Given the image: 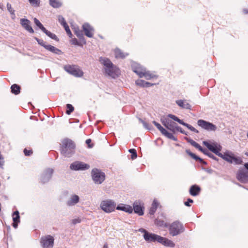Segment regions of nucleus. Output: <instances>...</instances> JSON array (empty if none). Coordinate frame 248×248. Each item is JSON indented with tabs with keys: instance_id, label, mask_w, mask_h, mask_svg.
<instances>
[{
	"instance_id": "1",
	"label": "nucleus",
	"mask_w": 248,
	"mask_h": 248,
	"mask_svg": "<svg viewBox=\"0 0 248 248\" xmlns=\"http://www.w3.org/2000/svg\"><path fill=\"white\" fill-rule=\"evenodd\" d=\"M99 61L105 66V70L108 76L115 78L120 74V70L108 58L100 57Z\"/></svg>"
},
{
	"instance_id": "2",
	"label": "nucleus",
	"mask_w": 248,
	"mask_h": 248,
	"mask_svg": "<svg viewBox=\"0 0 248 248\" xmlns=\"http://www.w3.org/2000/svg\"><path fill=\"white\" fill-rule=\"evenodd\" d=\"M75 144L70 139H64L62 141L61 153L66 157H70L74 153Z\"/></svg>"
},
{
	"instance_id": "3",
	"label": "nucleus",
	"mask_w": 248,
	"mask_h": 248,
	"mask_svg": "<svg viewBox=\"0 0 248 248\" xmlns=\"http://www.w3.org/2000/svg\"><path fill=\"white\" fill-rule=\"evenodd\" d=\"M169 230L170 234L174 236L183 232L185 229L183 225L180 222L176 221L169 226Z\"/></svg>"
},
{
	"instance_id": "4",
	"label": "nucleus",
	"mask_w": 248,
	"mask_h": 248,
	"mask_svg": "<svg viewBox=\"0 0 248 248\" xmlns=\"http://www.w3.org/2000/svg\"><path fill=\"white\" fill-rule=\"evenodd\" d=\"M116 203L112 200H107L101 202L100 207L105 212L110 213L115 210Z\"/></svg>"
},
{
	"instance_id": "5",
	"label": "nucleus",
	"mask_w": 248,
	"mask_h": 248,
	"mask_svg": "<svg viewBox=\"0 0 248 248\" xmlns=\"http://www.w3.org/2000/svg\"><path fill=\"white\" fill-rule=\"evenodd\" d=\"M92 177L95 184H101L104 181L106 175L101 170L94 168L92 170Z\"/></svg>"
},
{
	"instance_id": "6",
	"label": "nucleus",
	"mask_w": 248,
	"mask_h": 248,
	"mask_svg": "<svg viewBox=\"0 0 248 248\" xmlns=\"http://www.w3.org/2000/svg\"><path fill=\"white\" fill-rule=\"evenodd\" d=\"M202 143L210 151L217 155H218V154L220 153L219 152L221 150V146L216 142L203 141Z\"/></svg>"
},
{
	"instance_id": "7",
	"label": "nucleus",
	"mask_w": 248,
	"mask_h": 248,
	"mask_svg": "<svg viewBox=\"0 0 248 248\" xmlns=\"http://www.w3.org/2000/svg\"><path fill=\"white\" fill-rule=\"evenodd\" d=\"M64 68L66 72L75 77H81L83 75V71L75 66L66 65Z\"/></svg>"
},
{
	"instance_id": "8",
	"label": "nucleus",
	"mask_w": 248,
	"mask_h": 248,
	"mask_svg": "<svg viewBox=\"0 0 248 248\" xmlns=\"http://www.w3.org/2000/svg\"><path fill=\"white\" fill-rule=\"evenodd\" d=\"M197 124L199 126L207 131H215L217 129L216 125L203 120H199Z\"/></svg>"
},
{
	"instance_id": "9",
	"label": "nucleus",
	"mask_w": 248,
	"mask_h": 248,
	"mask_svg": "<svg viewBox=\"0 0 248 248\" xmlns=\"http://www.w3.org/2000/svg\"><path fill=\"white\" fill-rule=\"evenodd\" d=\"M54 238L50 235L41 238V243L43 248H52L54 245Z\"/></svg>"
},
{
	"instance_id": "10",
	"label": "nucleus",
	"mask_w": 248,
	"mask_h": 248,
	"mask_svg": "<svg viewBox=\"0 0 248 248\" xmlns=\"http://www.w3.org/2000/svg\"><path fill=\"white\" fill-rule=\"evenodd\" d=\"M70 168L71 170H83L89 169L90 165L82 162L76 161L71 164Z\"/></svg>"
},
{
	"instance_id": "11",
	"label": "nucleus",
	"mask_w": 248,
	"mask_h": 248,
	"mask_svg": "<svg viewBox=\"0 0 248 248\" xmlns=\"http://www.w3.org/2000/svg\"><path fill=\"white\" fill-rule=\"evenodd\" d=\"M53 173V170L52 169L48 168L46 169L41 176V182L43 184L47 182L51 178Z\"/></svg>"
},
{
	"instance_id": "12",
	"label": "nucleus",
	"mask_w": 248,
	"mask_h": 248,
	"mask_svg": "<svg viewBox=\"0 0 248 248\" xmlns=\"http://www.w3.org/2000/svg\"><path fill=\"white\" fill-rule=\"evenodd\" d=\"M236 178L240 182L246 183L248 182V172L244 170H239L236 174Z\"/></svg>"
},
{
	"instance_id": "13",
	"label": "nucleus",
	"mask_w": 248,
	"mask_h": 248,
	"mask_svg": "<svg viewBox=\"0 0 248 248\" xmlns=\"http://www.w3.org/2000/svg\"><path fill=\"white\" fill-rule=\"evenodd\" d=\"M82 29L86 36L89 38L93 37L94 29L89 24L84 23L83 24Z\"/></svg>"
},
{
	"instance_id": "14",
	"label": "nucleus",
	"mask_w": 248,
	"mask_h": 248,
	"mask_svg": "<svg viewBox=\"0 0 248 248\" xmlns=\"http://www.w3.org/2000/svg\"><path fill=\"white\" fill-rule=\"evenodd\" d=\"M160 236L155 234V233H152L148 232L145 234H143V237L145 240L148 242H158V239H159Z\"/></svg>"
},
{
	"instance_id": "15",
	"label": "nucleus",
	"mask_w": 248,
	"mask_h": 248,
	"mask_svg": "<svg viewBox=\"0 0 248 248\" xmlns=\"http://www.w3.org/2000/svg\"><path fill=\"white\" fill-rule=\"evenodd\" d=\"M20 24L27 31H28L30 33H33L34 30L32 29V27L31 26V22L27 19L21 18L20 19Z\"/></svg>"
},
{
	"instance_id": "16",
	"label": "nucleus",
	"mask_w": 248,
	"mask_h": 248,
	"mask_svg": "<svg viewBox=\"0 0 248 248\" xmlns=\"http://www.w3.org/2000/svg\"><path fill=\"white\" fill-rule=\"evenodd\" d=\"M79 201V197L76 194L72 195L68 200L66 202V205L68 206L75 205Z\"/></svg>"
},
{
	"instance_id": "17",
	"label": "nucleus",
	"mask_w": 248,
	"mask_h": 248,
	"mask_svg": "<svg viewBox=\"0 0 248 248\" xmlns=\"http://www.w3.org/2000/svg\"><path fill=\"white\" fill-rule=\"evenodd\" d=\"M133 210H134V212L139 216H142L144 214L143 209L144 208L142 207L140 205V202L136 201L133 203Z\"/></svg>"
},
{
	"instance_id": "18",
	"label": "nucleus",
	"mask_w": 248,
	"mask_h": 248,
	"mask_svg": "<svg viewBox=\"0 0 248 248\" xmlns=\"http://www.w3.org/2000/svg\"><path fill=\"white\" fill-rule=\"evenodd\" d=\"M158 242L163 244L165 246L173 248L175 246L174 243L165 237L160 236L158 239Z\"/></svg>"
},
{
	"instance_id": "19",
	"label": "nucleus",
	"mask_w": 248,
	"mask_h": 248,
	"mask_svg": "<svg viewBox=\"0 0 248 248\" xmlns=\"http://www.w3.org/2000/svg\"><path fill=\"white\" fill-rule=\"evenodd\" d=\"M116 208L117 210H122L130 214L133 212L132 207L128 205H124L123 204H119L116 207Z\"/></svg>"
},
{
	"instance_id": "20",
	"label": "nucleus",
	"mask_w": 248,
	"mask_h": 248,
	"mask_svg": "<svg viewBox=\"0 0 248 248\" xmlns=\"http://www.w3.org/2000/svg\"><path fill=\"white\" fill-rule=\"evenodd\" d=\"M13 226L15 228H16L18 226V223L20 222L19 213L18 211H16L13 214Z\"/></svg>"
},
{
	"instance_id": "21",
	"label": "nucleus",
	"mask_w": 248,
	"mask_h": 248,
	"mask_svg": "<svg viewBox=\"0 0 248 248\" xmlns=\"http://www.w3.org/2000/svg\"><path fill=\"white\" fill-rule=\"evenodd\" d=\"M176 103L183 108L190 109L191 105L186 100H178L176 101Z\"/></svg>"
},
{
	"instance_id": "22",
	"label": "nucleus",
	"mask_w": 248,
	"mask_h": 248,
	"mask_svg": "<svg viewBox=\"0 0 248 248\" xmlns=\"http://www.w3.org/2000/svg\"><path fill=\"white\" fill-rule=\"evenodd\" d=\"M201 188L199 186L196 185L191 186L189 189L190 194L193 196L198 195L200 192Z\"/></svg>"
},
{
	"instance_id": "23",
	"label": "nucleus",
	"mask_w": 248,
	"mask_h": 248,
	"mask_svg": "<svg viewBox=\"0 0 248 248\" xmlns=\"http://www.w3.org/2000/svg\"><path fill=\"white\" fill-rule=\"evenodd\" d=\"M74 33L76 35V36L82 41L84 42V44L86 43V41L84 38L83 34L82 31L80 30L78 28H74Z\"/></svg>"
},
{
	"instance_id": "24",
	"label": "nucleus",
	"mask_w": 248,
	"mask_h": 248,
	"mask_svg": "<svg viewBox=\"0 0 248 248\" xmlns=\"http://www.w3.org/2000/svg\"><path fill=\"white\" fill-rule=\"evenodd\" d=\"M186 153L190 155L192 158L196 160V161H199L201 163L206 165V162L204 161L199 156H197L195 154L191 152L189 150H186Z\"/></svg>"
},
{
	"instance_id": "25",
	"label": "nucleus",
	"mask_w": 248,
	"mask_h": 248,
	"mask_svg": "<svg viewBox=\"0 0 248 248\" xmlns=\"http://www.w3.org/2000/svg\"><path fill=\"white\" fill-rule=\"evenodd\" d=\"M218 156L221 157L225 161L230 163H232V158L233 155H229L228 153H225L224 154L220 153L218 154Z\"/></svg>"
},
{
	"instance_id": "26",
	"label": "nucleus",
	"mask_w": 248,
	"mask_h": 248,
	"mask_svg": "<svg viewBox=\"0 0 248 248\" xmlns=\"http://www.w3.org/2000/svg\"><path fill=\"white\" fill-rule=\"evenodd\" d=\"M115 56L116 58H124L128 55L127 53H124L122 50L119 48H116L114 50Z\"/></svg>"
},
{
	"instance_id": "27",
	"label": "nucleus",
	"mask_w": 248,
	"mask_h": 248,
	"mask_svg": "<svg viewBox=\"0 0 248 248\" xmlns=\"http://www.w3.org/2000/svg\"><path fill=\"white\" fill-rule=\"evenodd\" d=\"M155 224L158 227L167 228L169 226L168 223L163 220L156 218L155 220Z\"/></svg>"
},
{
	"instance_id": "28",
	"label": "nucleus",
	"mask_w": 248,
	"mask_h": 248,
	"mask_svg": "<svg viewBox=\"0 0 248 248\" xmlns=\"http://www.w3.org/2000/svg\"><path fill=\"white\" fill-rule=\"evenodd\" d=\"M178 127L179 126H178L176 123L171 121L170 123H169V124L168 125L167 128L173 133H175L177 131Z\"/></svg>"
},
{
	"instance_id": "29",
	"label": "nucleus",
	"mask_w": 248,
	"mask_h": 248,
	"mask_svg": "<svg viewBox=\"0 0 248 248\" xmlns=\"http://www.w3.org/2000/svg\"><path fill=\"white\" fill-rule=\"evenodd\" d=\"M158 204H159V203H158V202L154 200L153 201V202L152 204V206L149 210V214L150 215H154L155 213V211L157 209Z\"/></svg>"
},
{
	"instance_id": "30",
	"label": "nucleus",
	"mask_w": 248,
	"mask_h": 248,
	"mask_svg": "<svg viewBox=\"0 0 248 248\" xmlns=\"http://www.w3.org/2000/svg\"><path fill=\"white\" fill-rule=\"evenodd\" d=\"M186 139L188 143H189L191 145H192L193 146H194L196 148L198 149L199 150H200V151L202 150V148L201 147V146L198 143H197L196 141H195L193 140H192L191 139L187 138H186Z\"/></svg>"
},
{
	"instance_id": "31",
	"label": "nucleus",
	"mask_w": 248,
	"mask_h": 248,
	"mask_svg": "<svg viewBox=\"0 0 248 248\" xmlns=\"http://www.w3.org/2000/svg\"><path fill=\"white\" fill-rule=\"evenodd\" d=\"M133 71L136 73L140 78L143 77V72L145 69L141 68L140 67H133Z\"/></svg>"
},
{
	"instance_id": "32",
	"label": "nucleus",
	"mask_w": 248,
	"mask_h": 248,
	"mask_svg": "<svg viewBox=\"0 0 248 248\" xmlns=\"http://www.w3.org/2000/svg\"><path fill=\"white\" fill-rule=\"evenodd\" d=\"M45 48L55 54H59V53L61 52L60 50L50 45H47V46H45Z\"/></svg>"
},
{
	"instance_id": "33",
	"label": "nucleus",
	"mask_w": 248,
	"mask_h": 248,
	"mask_svg": "<svg viewBox=\"0 0 248 248\" xmlns=\"http://www.w3.org/2000/svg\"><path fill=\"white\" fill-rule=\"evenodd\" d=\"M11 92L15 94H18L20 93V87L17 84H13L11 87Z\"/></svg>"
},
{
	"instance_id": "34",
	"label": "nucleus",
	"mask_w": 248,
	"mask_h": 248,
	"mask_svg": "<svg viewBox=\"0 0 248 248\" xmlns=\"http://www.w3.org/2000/svg\"><path fill=\"white\" fill-rule=\"evenodd\" d=\"M162 134L168 139L172 140L174 141L177 140V139L176 137H175L172 133H169L166 129H165V130L163 132Z\"/></svg>"
},
{
	"instance_id": "35",
	"label": "nucleus",
	"mask_w": 248,
	"mask_h": 248,
	"mask_svg": "<svg viewBox=\"0 0 248 248\" xmlns=\"http://www.w3.org/2000/svg\"><path fill=\"white\" fill-rule=\"evenodd\" d=\"M162 134L168 139L172 140L174 141L177 140V139L176 137H175L172 133H169L166 129H165V130L163 132Z\"/></svg>"
},
{
	"instance_id": "36",
	"label": "nucleus",
	"mask_w": 248,
	"mask_h": 248,
	"mask_svg": "<svg viewBox=\"0 0 248 248\" xmlns=\"http://www.w3.org/2000/svg\"><path fill=\"white\" fill-rule=\"evenodd\" d=\"M49 4L54 8H58L62 5L60 0H49Z\"/></svg>"
},
{
	"instance_id": "37",
	"label": "nucleus",
	"mask_w": 248,
	"mask_h": 248,
	"mask_svg": "<svg viewBox=\"0 0 248 248\" xmlns=\"http://www.w3.org/2000/svg\"><path fill=\"white\" fill-rule=\"evenodd\" d=\"M43 32L51 39H54L56 41L59 40L57 36L55 34H53L51 33L50 31H48L47 30H46V29H45V30L43 31Z\"/></svg>"
},
{
	"instance_id": "38",
	"label": "nucleus",
	"mask_w": 248,
	"mask_h": 248,
	"mask_svg": "<svg viewBox=\"0 0 248 248\" xmlns=\"http://www.w3.org/2000/svg\"><path fill=\"white\" fill-rule=\"evenodd\" d=\"M233 162H234L235 164L239 165L242 164L243 160L242 158L240 157H235L234 156H232V163Z\"/></svg>"
},
{
	"instance_id": "39",
	"label": "nucleus",
	"mask_w": 248,
	"mask_h": 248,
	"mask_svg": "<svg viewBox=\"0 0 248 248\" xmlns=\"http://www.w3.org/2000/svg\"><path fill=\"white\" fill-rule=\"evenodd\" d=\"M34 22L35 24L38 27L43 31L45 30L46 28L43 26L41 23L36 18H34Z\"/></svg>"
},
{
	"instance_id": "40",
	"label": "nucleus",
	"mask_w": 248,
	"mask_h": 248,
	"mask_svg": "<svg viewBox=\"0 0 248 248\" xmlns=\"http://www.w3.org/2000/svg\"><path fill=\"white\" fill-rule=\"evenodd\" d=\"M168 117L170 118L173 119V120L177 122L180 124H183L184 123L182 120H180L179 118H178L176 116L172 115V114H169Z\"/></svg>"
},
{
	"instance_id": "41",
	"label": "nucleus",
	"mask_w": 248,
	"mask_h": 248,
	"mask_svg": "<svg viewBox=\"0 0 248 248\" xmlns=\"http://www.w3.org/2000/svg\"><path fill=\"white\" fill-rule=\"evenodd\" d=\"M161 122L162 123V124L165 126L166 128L168 127V125L169 124V123L171 122V121H170L169 119H167L165 117H162L161 118Z\"/></svg>"
},
{
	"instance_id": "42",
	"label": "nucleus",
	"mask_w": 248,
	"mask_h": 248,
	"mask_svg": "<svg viewBox=\"0 0 248 248\" xmlns=\"http://www.w3.org/2000/svg\"><path fill=\"white\" fill-rule=\"evenodd\" d=\"M183 125L186 126V127H187L189 130H190L191 131H193V132H194L196 133H199V131L198 130H197L196 128H195L194 127H193L192 126H191V125L187 124V123H184L183 124Z\"/></svg>"
},
{
	"instance_id": "43",
	"label": "nucleus",
	"mask_w": 248,
	"mask_h": 248,
	"mask_svg": "<svg viewBox=\"0 0 248 248\" xmlns=\"http://www.w3.org/2000/svg\"><path fill=\"white\" fill-rule=\"evenodd\" d=\"M153 123L154 125L157 127V128L160 131L161 133L165 130V128H164L159 123H157L156 121H153Z\"/></svg>"
},
{
	"instance_id": "44",
	"label": "nucleus",
	"mask_w": 248,
	"mask_h": 248,
	"mask_svg": "<svg viewBox=\"0 0 248 248\" xmlns=\"http://www.w3.org/2000/svg\"><path fill=\"white\" fill-rule=\"evenodd\" d=\"M67 110L66 113L67 114L69 115L74 110V107L71 104H68L66 105Z\"/></svg>"
},
{
	"instance_id": "45",
	"label": "nucleus",
	"mask_w": 248,
	"mask_h": 248,
	"mask_svg": "<svg viewBox=\"0 0 248 248\" xmlns=\"http://www.w3.org/2000/svg\"><path fill=\"white\" fill-rule=\"evenodd\" d=\"M58 19L59 20V22L61 23L62 25L63 26V27L67 24L66 21H65L64 17L62 16L61 15L58 16Z\"/></svg>"
},
{
	"instance_id": "46",
	"label": "nucleus",
	"mask_w": 248,
	"mask_h": 248,
	"mask_svg": "<svg viewBox=\"0 0 248 248\" xmlns=\"http://www.w3.org/2000/svg\"><path fill=\"white\" fill-rule=\"evenodd\" d=\"M143 77H144L146 79H150L154 77L153 74H151L149 72H147L145 70L143 72Z\"/></svg>"
},
{
	"instance_id": "47",
	"label": "nucleus",
	"mask_w": 248,
	"mask_h": 248,
	"mask_svg": "<svg viewBox=\"0 0 248 248\" xmlns=\"http://www.w3.org/2000/svg\"><path fill=\"white\" fill-rule=\"evenodd\" d=\"M30 3L32 6L38 7L40 4V0H29Z\"/></svg>"
},
{
	"instance_id": "48",
	"label": "nucleus",
	"mask_w": 248,
	"mask_h": 248,
	"mask_svg": "<svg viewBox=\"0 0 248 248\" xmlns=\"http://www.w3.org/2000/svg\"><path fill=\"white\" fill-rule=\"evenodd\" d=\"M129 152L131 153V158L132 159H135L137 157V154L136 150L134 149H131L129 150Z\"/></svg>"
},
{
	"instance_id": "49",
	"label": "nucleus",
	"mask_w": 248,
	"mask_h": 248,
	"mask_svg": "<svg viewBox=\"0 0 248 248\" xmlns=\"http://www.w3.org/2000/svg\"><path fill=\"white\" fill-rule=\"evenodd\" d=\"M7 10L10 12V13L11 15L15 16V10L12 7L11 4L10 3H9V2H8L7 3Z\"/></svg>"
},
{
	"instance_id": "50",
	"label": "nucleus",
	"mask_w": 248,
	"mask_h": 248,
	"mask_svg": "<svg viewBox=\"0 0 248 248\" xmlns=\"http://www.w3.org/2000/svg\"><path fill=\"white\" fill-rule=\"evenodd\" d=\"M67 35L69 36V37L72 38V34L71 31H70V30L69 28L68 25L67 24L66 25L63 26Z\"/></svg>"
},
{
	"instance_id": "51",
	"label": "nucleus",
	"mask_w": 248,
	"mask_h": 248,
	"mask_svg": "<svg viewBox=\"0 0 248 248\" xmlns=\"http://www.w3.org/2000/svg\"><path fill=\"white\" fill-rule=\"evenodd\" d=\"M35 40L37 41L38 44L40 45L41 46H43L45 48V46H47V45L46 44V42L44 41L42 39H39L37 38H35Z\"/></svg>"
},
{
	"instance_id": "52",
	"label": "nucleus",
	"mask_w": 248,
	"mask_h": 248,
	"mask_svg": "<svg viewBox=\"0 0 248 248\" xmlns=\"http://www.w3.org/2000/svg\"><path fill=\"white\" fill-rule=\"evenodd\" d=\"M145 82L146 81L142 80H138L137 81H136V83L137 85H139L140 86L144 87Z\"/></svg>"
},
{
	"instance_id": "53",
	"label": "nucleus",
	"mask_w": 248,
	"mask_h": 248,
	"mask_svg": "<svg viewBox=\"0 0 248 248\" xmlns=\"http://www.w3.org/2000/svg\"><path fill=\"white\" fill-rule=\"evenodd\" d=\"M24 153L25 155L29 156L32 154V151L31 150H28L26 149H25L24 150Z\"/></svg>"
},
{
	"instance_id": "54",
	"label": "nucleus",
	"mask_w": 248,
	"mask_h": 248,
	"mask_svg": "<svg viewBox=\"0 0 248 248\" xmlns=\"http://www.w3.org/2000/svg\"><path fill=\"white\" fill-rule=\"evenodd\" d=\"M81 222V219L78 218H75V219H73L72 220V224H76L77 223H79Z\"/></svg>"
},
{
	"instance_id": "55",
	"label": "nucleus",
	"mask_w": 248,
	"mask_h": 248,
	"mask_svg": "<svg viewBox=\"0 0 248 248\" xmlns=\"http://www.w3.org/2000/svg\"><path fill=\"white\" fill-rule=\"evenodd\" d=\"M71 42L72 44L75 45H79L78 40L76 38H73L71 40Z\"/></svg>"
},
{
	"instance_id": "56",
	"label": "nucleus",
	"mask_w": 248,
	"mask_h": 248,
	"mask_svg": "<svg viewBox=\"0 0 248 248\" xmlns=\"http://www.w3.org/2000/svg\"><path fill=\"white\" fill-rule=\"evenodd\" d=\"M193 201L192 199H188L187 201L185 202L184 204L186 206H190V205L189 204V203H193Z\"/></svg>"
},
{
	"instance_id": "57",
	"label": "nucleus",
	"mask_w": 248,
	"mask_h": 248,
	"mask_svg": "<svg viewBox=\"0 0 248 248\" xmlns=\"http://www.w3.org/2000/svg\"><path fill=\"white\" fill-rule=\"evenodd\" d=\"M91 139H87L86 140V143L87 144H88V147L89 148H92L93 147V144H92L91 145L90 143H91Z\"/></svg>"
},
{
	"instance_id": "58",
	"label": "nucleus",
	"mask_w": 248,
	"mask_h": 248,
	"mask_svg": "<svg viewBox=\"0 0 248 248\" xmlns=\"http://www.w3.org/2000/svg\"><path fill=\"white\" fill-rule=\"evenodd\" d=\"M177 131H179L181 133H183L185 135H187V133L185 132V131H184V130H183L182 129L181 127H180V126H179L178 128L177 129Z\"/></svg>"
},
{
	"instance_id": "59",
	"label": "nucleus",
	"mask_w": 248,
	"mask_h": 248,
	"mask_svg": "<svg viewBox=\"0 0 248 248\" xmlns=\"http://www.w3.org/2000/svg\"><path fill=\"white\" fill-rule=\"evenodd\" d=\"M139 231L141 232H142V233H144V234H145L146 233L148 232L146 230H145V229H144L143 228L140 229L139 230Z\"/></svg>"
},
{
	"instance_id": "60",
	"label": "nucleus",
	"mask_w": 248,
	"mask_h": 248,
	"mask_svg": "<svg viewBox=\"0 0 248 248\" xmlns=\"http://www.w3.org/2000/svg\"><path fill=\"white\" fill-rule=\"evenodd\" d=\"M153 85V84H151L150 82L146 81V82L145 83V86L144 87H150L151 86H152Z\"/></svg>"
},
{
	"instance_id": "61",
	"label": "nucleus",
	"mask_w": 248,
	"mask_h": 248,
	"mask_svg": "<svg viewBox=\"0 0 248 248\" xmlns=\"http://www.w3.org/2000/svg\"><path fill=\"white\" fill-rule=\"evenodd\" d=\"M201 151L203 153H204V154L207 155H208V154H209V153L206 150L203 149V148H202V150Z\"/></svg>"
},
{
	"instance_id": "62",
	"label": "nucleus",
	"mask_w": 248,
	"mask_h": 248,
	"mask_svg": "<svg viewBox=\"0 0 248 248\" xmlns=\"http://www.w3.org/2000/svg\"><path fill=\"white\" fill-rule=\"evenodd\" d=\"M245 168L248 170V163H246L244 164Z\"/></svg>"
},
{
	"instance_id": "63",
	"label": "nucleus",
	"mask_w": 248,
	"mask_h": 248,
	"mask_svg": "<svg viewBox=\"0 0 248 248\" xmlns=\"http://www.w3.org/2000/svg\"><path fill=\"white\" fill-rule=\"evenodd\" d=\"M243 12L246 14H248V9H244Z\"/></svg>"
},
{
	"instance_id": "64",
	"label": "nucleus",
	"mask_w": 248,
	"mask_h": 248,
	"mask_svg": "<svg viewBox=\"0 0 248 248\" xmlns=\"http://www.w3.org/2000/svg\"><path fill=\"white\" fill-rule=\"evenodd\" d=\"M208 155L211 158H213L214 157V155L211 154V153H209V154H208Z\"/></svg>"
}]
</instances>
